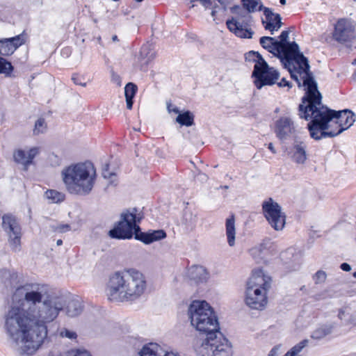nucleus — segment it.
Returning <instances> with one entry per match:
<instances>
[{
	"instance_id": "nucleus-11",
	"label": "nucleus",
	"mask_w": 356,
	"mask_h": 356,
	"mask_svg": "<svg viewBox=\"0 0 356 356\" xmlns=\"http://www.w3.org/2000/svg\"><path fill=\"white\" fill-rule=\"evenodd\" d=\"M232 12L236 16L227 21L226 24L229 30L238 37L251 38L253 31L248 27L252 22L251 14L253 13L249 12L239 6L232 8Z\"/></svg>"
},
{
	"instance_id": "nucleus-43",
	"label": "nucleus",
	"mask_w": 356,
	"mask_h": 356,
	"mask_svg": "<svg viewBox=\"0 0 356 356\" xmlns=\"http://www.w3.org/2000/svg\"><path fill=\"white\" fill-rule=\"evenodd\" d=\"M341 268L344 271H350L351 270L350 266L347 263H343L341 265Z\"/></svg>"
},
{
	"instance_id": "nucleus-42",
	"label": "nucleus",
	"mask_w": 356,
	"mask_h": 356,
	"mask_svg": "<svg viewBox=\"0 0 356 356\" xmlns=\"http://www.w3.org/2000/svg\"><path fill=\"white\" fill-rule=\"evenodd\" d=\"M220 5L223 7V9L225 10L227 6L230 3L231 0H217Z\"/></svg>"
},
{
	"instance_id": "nucleus-28",
	"label": "nucleus",
	"mask_w": 356,
	"mask_h": 356,
	"mask_svg": "<svg viewBox=\"0 0 356 356\" xmlns=\"http://www.w3.org/2000/svg\"><path fill=\"white\" fill-rule=\"evenodd\" d=\"M242 7L249 12L255 13L263 10L261 0H241Z\"/></svg>"
},
{
	"instance_id": "nucleus-47",
	"label": "nucleus",
	"mask_w": 356,
	"mask_h": 356,
	"mask_svg": "<svg viewBox=\"0 0 356 356\" xmlns=\"http://www.w3.org/2000/svg\"><path fill=\"white\" fill-rule=\"evenodd\" d=\"M216 13H217V10H216V7L212 10L211 11V16L213 17V20H215L216 19Z\"/></svg>"
},
{
	"instance_id": "nucleus-1",
	"label": "nucleus",
	"mask_w": 356,
	"mask_h": 356,
	"mask_svg": "<svg viewBox=\"0 0 356 356\" xmlns=\"http://www.w3.org/2000/svg\"><path fill=\"white\" fill-rule=\"evenodd\" d=\"M42 299L38 284H26L13 294L5 316V329L20 355H31L40 348L47 335L45 324L53 321L63 307L60 298Z\"/></svg>"
},
{
	"instance_id": "nucleus-37",
	"label": "nucleus",
	"mask_w": 356,
	"mask_h": 356,
	"mask_svg": "<svg viewBox=\"0 0 356 356\" xmlns=\"http://www.w3.org/2000/svg\"><path fill=\"white\" fill-rule=\"evenodd\" d=\"M262 253V247L261 245L256 246L254 248H252L250 250V254L252 256V257L257 261H259V259H261V255Z\"/></svg>"
},
{
	"instance_id": "nucleus-21",
	"label": "nucleus",
	"mask_w": 356,
	"mask_h": 356,
	"mask_svg": "<svg viewBox=\"0 0 356 356\" xmlns=\"http://www.w3.org/2000/svg\"><path fill=\"white\" fill-rule=\"evenodd\" d=\"M188 276L190 280L195 283L206 282L209 279V273L207 269L202 266H192L188 271Z\"/></svg>"
},
{
	"instance_id": "nucleus-10",
	"label": "nucleus",
	"mask_w": 356,
	"mask_h": 356,
	"mask_svg": "<svg viewBox=\"0 0 356 356\" xmlns=\"http://www.w3.org/2000/svg\"><path fill=\"white\" fill-rule=\"evenodd\" d=\"M136 208L127 210L121 214L120 220L109 231V236L113 238L126 239L132 238L136 233H140V227L136 224L139 222L140 217L137 216Z\"/></svg>"
},
{
	"instance_id": "nucleus-32",
	"label": "nucleus",
	"mask_w": 356,
	"mask_h": 356,
	"mask_svg": "<svg viewBox=\"0 0 356 356\" xmlns=\"http://www.w3.org/2000/svg\"><path fill=\"white\" fill-rule=\"evenodd\" d=\"M47 129V123L43 118H39L35 123L33 135L37 136L46 132Z\"/></svg>"
},
{
	"instance_id": "nucleus-26",
	"label": "nucleus",
	"mask_w": 356,
	"mask_h": 356,
	"mask_svg": "<svg viewBox=\"0 0 356 356\" xmlns=\"http://www.w3.org/2000/svg\"><path fill=\"white\" fill-rule=\"evenodd\" d=\"M45 198L48 200L49 203L58 204L64 201L65 195L63 193L57 191L56 190H47L44 193Z\"/></svg>"
},
{
	"instance_id": "nucleus-13",
	"label": "nucleus",
	"mask_w": 356,
	"mask_h": 356,
	"mask_svg": "<svg viewBox=\"0 0 356 356\" xmlns=\"http://www.w3.org/2000/svg\"><path fill=\"white\" fill-rule=\"evenodd\" d=\"M2 227L8 236V241L13 250L17 252L21 246V227L16 218L10 214L2 217Z\"/></svg>"
},
{
	"instance_id": "nucleus-27",
	"label": "nucleus",
	"mask_w": 356,
	"mask_h": 356,
	"mask_svg": "<svg viewBox=\"0 0 356 356\" xmlns=\"http://www.w3.org/2000/svg\"><path fill=\"white\" fill-rule=\"evenodd\" d=\"M137 91V86L133 83H129L124 88V95L126 98L127 108L131 109L133 106V98Z\"/></svg>"
},
{
	"instance_id": "nucleus-8",
	"label": "nucleus",
	"mask_w": 356,
	"mask_h": 356,
	"mask_svg": "<svg viewBox=\"0 0 356 356\" xmlns=\"http://www.w3.org/2000/svg\"><path fill=\"white\" fill-rule=\"evenodd\" d=\"M195 350L197 356H232V346L220 332L197 340Z\"/></svg>"
},
{
	"instance_id": "nucleus-24",
	"label": "nucleus",
	"mask_w": 356,
	"mask_h": 356,
	"mask_svg": "<svg viewBox=\"0 0 356 356\" xmlns=\"http://www.w3.org/2000/svg\"><path fill=\"white\" fill-rule=\"evenodd\" d=\"M17 275L15 273L3 269L0 270V283H2L6 288L13 287L16 282Z\"/></svg>"
},
{
	"instance_id": "nucleus-34",
	"label": "nucleus",
	"mask_w": 356,
	"mask_h": 356,
	"mask_svg": "<svg viewBox=\"0 0 356 356\" xmlns=\"http://www.w3.org/2000/svg\"><path fill=\"white\" fill-rule=\"evenodd\" d=\"M326 277L327 275L325 272L323 270H318L313 276V280H314L315 284H318L324 282Z\"/></svg>"
},
{
	"instance_id": "nucleus-55",
	"label": "nucleus",
	"mask_w": 356,
	"mask_h": 356,
	"mask_svg": "<svg viewBox=\"0 0 356 356\" xmlns=\"http://www.w3.org/2000/svg\"><path fill=\"white\" fill-rule=\"evenodd\" d=\"M353 64H356V58L354 60V61L353 62Z\"/></svg>"
},
{
	"instance_id": "nucleus-50",
	"label": "nucleus",
	"mask_w": 356,
	"mask_h": 356,
	"mask_svg": "<svg viewBox=\"0 0 356 356\" xmlns=\"http://www.w3.org/2000/svg\"><path fill=\"white\" fill-rule=\"evenodd\" d=\"M56 244H57V245H61L63 244V241L61 239H58L56 241Z\"/></svg>"
},
{
	"instance_id": "nucleus-51",
	"label": "nucleus",
	"mask_w": 356,
	"mask_h": 356,
	"mask_svg": "<svg viewBox=\"0 0 356 356\" xmlns=\"http://www.w3.org/2000/svg\"><path fill=\"white\" fill-rule=\"evenodd\" d=\"M280 3L282 4V5H285L286 3V0H280Z\"/></svg>"
},
{
	"instance_id": "nucleus-38",
	"label": "nucleus",
	"mask_w": 356,
	"mask_h": 356,
	"mask_svg": "<svg viewBox=\"0 0 356 356\" xmlns=\"http://www.w3.org/2000/svg\"><path fill=\"white\" fill-rule=\"evenodd\" d=\"M102 176L104 179H111V183H114L115 181V174L110 172L108 170V165H106L102 170Z\"/></svg>"
},
{
	"instance_id": "nucleus-29",
	"label": "nucleus",
	"mask_w": 356,
	"mask_h": 356,
	"mask_svg": "<svg viewBox=\"0 0 356 356\" xmlns=\"http://www.w3.org/2000/svg\"><path fill=\"white\" fill-rule=\"evenodd\" d=\"M332 325H323L316 329L312 334L311 337L314 339H321L330 334L332 330Z\"/></svg>"
},
{
	"instance_id": "nucleus-36",
	"label": "nucleus",
	"mask_w": 356,
	"mask_h": 356,
	"mask_svg": "<svg viewBox=\"0 0 356 356\" xmlns=\"http://www.w3.org/2000/svg\"><path fill=\"white\" fill-rule=\"evenodd\" d=\"M60 336L62 337L67 338L69 339H75L77 337V334L75 332L65 328L60 331Z\"/></svg>"
},
{
	"instance_id": "nucleus-3",
	"label": "nucleus",
	"mask_w": 356,
	"mask_h": 356,
	"mask_svg": "<svg viewBox=\"0 0 356 356\" xmlns=\"http://www.w3.org/2000/svg\"><path fill=\"white\" fill-rule=\"evenodd\" d=\"M147 288L144 275L134 268L115 273L106 289L108 299L113 302H131L140 298Z\"/></svg>"
},
{
	"instance_id": "nucleus-40",
	"label": "nucleus",
	"mask_w": 356,
	"mask_h": 356,
	"mask_svg": "<svg viewBox=\"0 0 356 356\" xmlns=\"http://www.w3.org/2000/svg\"><path fill=\"white\" fill-rule=\"evenodd\" d=\"M279 346L274 347L269 353L268 356H278Z\"/></svg>"
},
{
	"instance_id": "nucleus-6",
	"label": "nucleus",
	"mask_w": 356,
	"mask_h": 356,
	"mask_svg": "<svg viewBox=\"0 0 356 356\" xmlns=\"http://www.w3.org/2000/svg\"><path fill=\"white\" fill-rule=\"evenodd\" d=\"M271 278L261 269L252 271L247 282L245 303L253 309L261 310L268 303L267 293L270 288Z\"/></svg>"
},
{
	"instance_id": "nucleus-19",
	"label": "nucleus",
	"mask_w": 356,
	"mask_h": 356,
	"mask_svg": "<svg viewBox=\"0 0 356 356\" xmlns=\"http://www.w3.org/2000/svg\"><path fill=\"white\" fill-rule=\"evenodd\" d=\"M57 298H60L62 302H63L62 309L59 311V312L62 310H64L66 315L70 317H75L79 316L83 311V305L81 302L78 299H70L67 301H65L61 297H56Z\"/></svg>"
},
{
	"instance_id": "nucleus-44",
	"label": "nucleus",
	"mask_w": 356,
	"mask_h": 356,
	"mask_svg": "<svg viewBox=\"0 0 356 356\" xmlns=\"http://www.w3.org/2000/svg\"><path fill=\"white\" fill-rule=\"evenodd\" d=\"M168 109L169 112H174L175 113H179V109L177 107L173 106L172 105H168Z\"/></svg>"
},
{
	"instance_id": "nucleus-31",
	"label": "nucleus",
	"mask_w": 356,
	"mask_h": 356,
	"mask_svg": "<svg viewBox=\"0 0 356 356\" xmlns=\"http://www.w3.org/2000/svg\"><path fill=\"white\" fill-rule=\"evenodd\" d=\"M13 70L12 64L5 58L0 57V73L4 74L6 76H10Z\"/></svg>"
},
{
	"instance_id": "nucleus-48",
	"label": "nucleus",
	"mask_w": 356,
	"mask_h": 356,
	"mask_svg": "<svg viewBox=\"0 0 356 356\" xmlns=\"http://www.w3.org/2000/svg\"><path fill=\"white\" fill-rule=\"evenodd\" d=\"M199 176L200 177V178L202 179H207V177L205 174H200Z\"/></svg>"
},
{
	"instance_id": "nucleus-53",
	"label": "nucleus",
	"mask_w": 356,
	"mask_h": 356,
	"mask_svg": "<svg viewBox=\"0 0 356 356\" xmlns=\"http://www.w3.org/2000/svg\"><path fill=\"white\" fill-rule=\"evenodd\" d=\"M147 49V47H143L142 48V54L145 51V49Z\"/></svg>"
},
{
	"instance_id": "nucleus-18",
	"label": "nucleus",
	"mask_w": 356,
	"mask_h": 356,
	"mask_svg": "<svg viewBox=\"0 0 356 356\" xmlns=\"http://www.w3.org/2000/svg\"><path fill=\"white\" fill-rule=\"evenodd\" d=\"M38 153L39 149L38 147H33L28 151L19 149L15 152L14 159L17 163L22 164L24 169L26 170Z\"/></svg>"
},
{
	"instance_id": "nucleus-23",
	"label": "nucleus",
	"mask_w": 356,
	"mask_h": 356,
	"mask_svg": "<svg viewBox=\"0 0 356 356\" xmlns=\"http://www.w3.org/2000/svg\"><path fill=\"white\" fill-rule=\"evenodd\" d=\"M225 225L227 243L229 246L232 247L235 244L236 236L235 219L234 215H232L226 220Z\"/></svg>"
},
{
	"instance_id": "nucleus-46",
	"label": "nucleus",
	"mask_w": 356,
	"mask_h": 356,
	"mask_svg": "<svg viewBox=\"0 0 356 356\" xmlns=\"http://www.w3.org/2000/svg\"><path fill=\"white\" fill-rule=\"evenodd\" d=\"M268 149L272 152V153H273V154L276 153V150L274 148L273 143H270L268 144Z\"/></svg>"
},
{
	"instance_id": "nucleus-15",
	"label": "nucleus",
	"mask_w": 356,
	"mask_h": 356,
	"mask_svg": "<svg viewBox=\"0 0 356 356\" xmlns=\"http://www.w3.org/2000/svg\"><path fill=\"white\" fill-rule=\"evenodd\" d=\"M26 38L24 34L18 35L10 38L0 40V55L9 56L25 42Z\"/></svg>"
},
{
	"instance_id": "nucleus-4",
	"label": "nucleus",
	"mask_w": 356,
	"mask_h": 356,
	"mask_svg": "<svg viewBox=\"0 0 356 356\" xmlns=\"http://www.w3.org/2000/svg\"><path fill=\"white\" fill-rule=\"evenodd\" d=\"M66 191L72 195L85 196L95 184L96 169L90 161L80 162L63 168L60 172Z\"/></svg>"
},
{
	"instance_id": "nucleus-22",
	"label": "nucleus",
	"mask_w": 356,
	"mask_h": 356,
	"mask_svg": "<svg viewBox=\"0 0 356 356\" xmlns=\"http://www.w3.org/2000/svg\"><path fill=\"white\" fill-rule=\"evenodd\" d=\"M166 237V233L163 229L154 230L151 232L136 233V239L145 244L162 240Z\"/></svg>"
},
{
	"instance_id": "nucleus-2",
	"label": "nucleus",
	"mask_w": 356,
	"mask_h": 356,
	"mask_svg": "<svg viewBox=\"0 0 356 356\" xmlns=\"http://www.w3.org/2000/svg\"><path fill=\"white\" fill-rule=\"evenodd\" d=\"M304 86L306 94L299 106V115L307 120L312 119L308 124L312 138L319 140L334 137L353 124L355 118L352 111L347 109L335 111L323 105L321 94L313 78L306 79Z\"/></svg>"
},
{
	"instance_id": "nucleus-20",
	"label": "nucleus",
	"mask_w": 356,
	"mask_h": 356,
	"mask_svg": "<svg viewBox=\"0 0 356 356\" xmlns=\"http://www.w3.org/2000/svg\"><path fill=\"white\" fill-rule=\"evenodd\" d=\"M259 42L263 48L279 58L282 63V51L280 50L277 40L272 37L264 36L260 38Z\"/></svg>"
},
{
	"instance_id": "nucleus-7",
	"label": "nucleus",
	"mask_w": 356,
	"mask_h": 356,
	"mask_svg": "<svg viewBox=\"0 0 356 356\" xmlns=\"http://www.w3.org/2000/svg\"><path fill=\"white\" fill-rule=\"evenodd\" d=\"M188 315L191 325L200 332L209 335L220 332L218 318L206 301H193L188 307Z\"/></svg>"
},
{
	"instance_id": "nucleus-41",
	"label": "nucleus",
	"mask_w": 356,
	"mask_h": 356,
	"mask_svg": "<svg viewBox=\"0 0 356 356\" xmlns=\"http://www.w3.org/2000/svg\"><path fill=\"white\" fill-rule=\"evenodd\" d=\"M278 86L280 87H283V86H289V87H291V85H290V83L286 81L284 78H283L280 82H279L278 83Z\"/></svg>"
},
{
	"instance_id": "nucleus-12",
	"label": "nucleus",
	"mask_w": 356,
	"mask_h": 356,
	"mask_svg": "<svg viewBox=\"0 0 356 356\" xmlns=\"http://www.w3.org/2000/svg\"><path fill=\"white\" fill-rule=\"evenodd\" d=\"M262 210L265 218L270 226L277 231L282 230L286 222V216L282 212L281 207L272 198L262 203Z\"/></svg>"
},
{
	"instance_id": "nucleus-49",
	"label": "nucleus",
	"mask_w": 356,
	"mask_h": 356,
	"mask_svg": "<svg viewBox=\"0 0 356 356\" xmlns=\"http://www.w3.org/2000/svg\"><path fill=\"white\" fill-rule=\"evenodd\" d=\"M343 314H344V312L343 311H340L339 313V318L342 319Z\"/></svg>"
},
{
	"instance_id": "nucleus-9",
	"label": "nucleus",
	"mask_w": 356,
	"mask_h": 356,
	"mask_svg": "<svg viewBox=\"0 0 356 356\" xmlns=\"http://www.w3.org/2000/svg\"><path fill=\"white\" fill-rule=\"evenodd\" d=\"M245 59L254 63L252 76L257 89L260 90L264 86H272L277 83L280 73L273 67H269L258 52L250 51L245 55Z\"/></svg>"
},
{
	"instance_id": "nucleus-14",
	"label": "nucleus",
	"mask_w": 356,
	"mask_h": 356,
	"mask_svg": "<svg viewBox=\"0 0 356 356\" xmlns=\"http://www.w3.org/2000/svg\"><path fill=\"white\" fill-rule=\"evenodd\" d=\"M355 38V24L350 19L341 18L337 20L332 32V38L338 43L347 44Z\"/></svg>"
},
{
	"instance_id": "nucleus-33",
	"label": "nucleus",
	"mask_w": 356,
	"mask_h": 356,
	"mask_svg": "<svg viewBox=\"0 0 356 356\" xmlns=\"http://www.w3.org/2000/svg\"><path fill=\"white\" fill-rule=\"evenodd\" d=\"M49 356H90V353L82 349L70 350L63 353L52 354Z\"/></svg>"
},
{
	"instance_id": "nucleus-56",
	"label": "nucleus",
	"mask_w": 356,
	"mask_h": 356,
	"mask_svg": "<svg viewBox=\"0 0 356 356\" xmlns=\"http://www.w3.org/2000/svg\"><path fill=\"white\" fill-rule=\"evenodd\" d=\"M354 1H355L356 0H354Z\"/></svg>"
},
{
	"instance_id": "nucleus-35",
	"label": "nucleus",
	"mask_w": 356,
	"mask_h": 356,
	"mask_svg": "<svg viewBox=\"0 0 356 356\" xmlns=\"http://www.w3.org/2000/svg\"><path fill=\"white\" fill-rule=\"evenodd\" d=\"M51 229L55 232L65 233L69 232L71 229V227L68 224H60L51 226Z\"/></svg>"
},
{
	"instance_id": "nucleus-39",
	"label": "nucleus",
	"mask_w": 356,
	"mask_h": 356,
	"mask_svg": "<svg viewBox=\"0 0 356 356\" xmlns=\"http://www.w3.org/2000/svg\"><path fill=\"white\" fill-rule=\"evenodd\" d=\"M191 1H200L206 8H209L211 4L210 0H191Z\"/></svg>"
},
{
	"instance_id": "nucleus-5",
	"label": "nucleus",
	"mask_w": 356,
	"mask_h": 356,
	"mask_svg": "<svg viewBox=\"0 0 356 356\" xmlns=\"http://www.w3.org/2000/svg\"><path fill=\"white\" fill-rule=\"evenodd\" d=\"M289 31H283L277 40L280 49L282 51V64L289 72L298 87H301V81L307 78H313L309 72L307 58L300 52L299 47L295 42H288Z\"/></svg>"
},
{
	"instance_id": "nucleus-25",
	"label": "nucleus",
	"mask_w": 356,
	"mask_h": 356,
	"mask_svg": "<svg viewBox=\"0 0 356 356\" xmlns=\"http://www.w3.org/2000/svg\"><path fill=\"white\" fill-rule=\"evenodd\" d=\"M293 149V160L297 163H304L307 159L305 146L301 143L295 145Z\"/></svg>"
},
{
	"instance_id": "nucleus-52",
	"label": "nucleus",
	"mask_w": 356,
	"mask_h": 356,
	"mask_svg": "<svg viewBox=\"0 0 356 356\" xmlns=\"http://www.w3.org/2000/svg\"><path fill=\"white\" fill-rule=\"evenodd\" d=\"M112 40H113V41H114V42H115V41H117V40H118V37H117V35H113V36L112 37Z\"/></svg>"
},
{
	"instance_id": "nucleus-30",
	"label": "nucleus",
	"mask_w": 356,
	"mask_h": 356,
	"mask_svg": "<svg viewBox=\"0 0 356 356\" xmlns=\"http://www.w3.org/2000/svg\"><path fill=\"white\" fill-rule=\"evenodd\" d=\"M176 121L181 125L189 127L193 124L194 116L190 111L179 113Z\"/></svg>"
},
{
	"instance_id": "nucleus-16",
	"label": "nucleus",
	"mask_w": 356,
	"mask_h": 356,
	"mask_svg": "<svg viewBox=\"0 0 356 356\" xmlns=\"http://www.w3.org/2000/svg\"><path fill=\"white\" fill-rule=\"evenodd\" d=\"M294 131L293 122L288 117H281L275 122V132L277 137L282 140L288 139Z\"/></svg>"
},
{
	"instance_id": "nucleus-54",
	"label": "nucleus",
	"mask_w": 356,
	"mask_h": 356,
	"mask_svg": "<svg viewBox=\"0 0 356 356\" xmlns=\"http://www.w3.org/2000/svg\"><path fill=\"white\" fill-rule=\"evenodd\" d=\"M353 275L355 278H356V271L353 273Z\"/></svg>"
},
{
	"instance_id": "nucleus-17",
	"label": "nucleus",
	"mask_w": 356,
	"mask_h": 356,
	"mask_svg": "<svg viewBox=\"0 0 356 356\" xmlns=\"http://www.w3.org/2000/svg\"><path fill=\"white\" fill-rule=\"evenodd\" d=\"M262 10L266 17V20H262L264 28L273 34L274 31H277L282 25L281 16L280 14L273 13L268 8L264 7Z\"/></svg>"
},
{
	"instance_id": "nucleus-45",
	"label": "nucleus",
	"mask_w": 356,
	"mask_h": 356,
	"mask_svg": "<svg viewBox=\"0 0 356 356\" xmlns=\"http://www.w3.org/2000/svg\"><path fill=\"white\" fill-rule=\"evenodd\" d=\"M72 80H73L74 83L75 84H76V85H81V86H86V83H81V82L79 81V78H78V77H74V76H73V77H72Z\"/></svg>"
}]
</instances>
